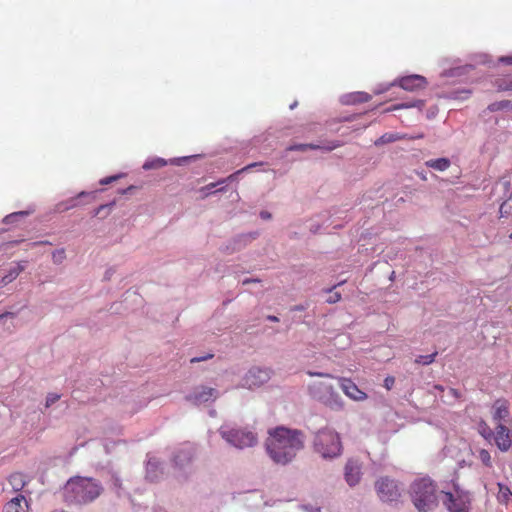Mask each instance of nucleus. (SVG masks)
Instances as JSON below:
<instances>
[{
	"instance_id": "nucleus-1",
	"label": "nucleus",
	"mask_w": 512,
	"mask_h": 512,
	"mask_svg": "<svg viewBox=\"0 0 512 512\" xmlns=\"http://www.w3.org/2000/svg\"><path fill=\"white\" fill-rule=\"evenodd\" d=\"M304 445L303 431L285 426L269 429L268 437L265 440L267 454L274 463L280 465H286L293 461Z\"/></svg>"
},
{
	"instance_id": "nucleus-2",
	"label": "nucleus",
	"mask_w": 512,
	"mask_h": 512,
	"mask_svg": "<svg viewBox=\"0 0 512 512\" xmlns=\"http://www.w3.org/2000/svg\"><path fill=\"white\" fill-rule=\"evenodd\" d=\"M104 491L101 482L91 477H71L63 488V495L67 502L73 504H87L97 499Z\"/></svg>"
},
{
	"instance_id": "nucleus-3",
	"label": "nucleus",
	"mask_w": 512,
	"mask_h": 512,
	"mask_svg": "<svg viewBox=\"0 0 512 512\" xmlns=\"http://www.w3.org/2000/svg\"><path fill=\"white\" fill-rule=\"evenodd\" d=\"M412 501L419 512H428L437 506L436 488L428 478H421L411 485Z\"/></svg>"
},
{
	"instance_id": "nucleus-4",
	"label": "nucleus",
	"mask_w": 512,
	"mask_h": 512,
	"mask_svg": "<svg viewBox=\"0 0 512 512\" xmlns=\"http://www.w3.org/2000/svg\"><path fill=\"white\" fill-rule=\"evenodd\" d=\"M313 447L323 458L337 457L342 450L338 433L328 428L321 429L315 434Z\"/></svg>"
},
{
	"instance_id": "nucleus-5",
	"label": "nucleus",
	"mask_w": 512,
	"mask_h": 512,
	"mask_svg": "<svg viewBox=\"0 0 512 512\" xmlns=\"http://www.w3.org/2000/svg\"><path fill=\"white\" fill-rule=\"evenodd\" d=\"M478 432L485 440L489 442L493 440L502 452H507L512 446V429L509 424L498 423L493 431L485 421H480Z\"/></svg>"
},
{
	"instance_id": "nucleus-6",
	"label": "nucleus",
	"mask_w": 512,
	"mask_h": 512,
	"mask_svg": "<svg viewBox=\"0 0 512 512\" xmlns=\"http://www.w3.org/2000/svg\"><path fill=\"white\" fill-rule=\"evenodd\" d=\"M220 434L228 443L239 449L253 447L258 441L257 435L253 431L242 428L229 430L222 428Z\"/></svg>"
},
{
	"instance_id": "nucleus-7",
	"label": "nucleus",
	"mask_w": 512,
	"mask_h": 512,
	"mask_svg": "<svg viewBox=\"0 0 512 512\" xmlns=\"http://www.w3.org/2000/svg\"><path fill=\"white\" fill-rule=\"evenodd\" d=\"M375 488L377 491L378 497L383 502H393L397 501L401 496V492L398 484L388 477L380 478L376 484Z\"/></svg>"
},
{
	"instance_id": "nucleus-8",
	"label": "nucleus",
	"mask_w": 512,
	"mask_h": 512,
	"mask_svg": "<svg viewBox=\"0 0 512 512\" xmlns=\"http://www.w3.org/2000/svg\"><path fill=\"white\" fill-rule=\"evenodd\" d=\"M446 505L449 512H469L470 497L468 493L456 489L455 493L445 492Z\"/></svg>"
},
{
	"instance_id": "nucleus-9",
	"label": "nucleus",
	"mask_w": 512,
	"mask_h": 512,
	"mask_svg": "<svg viewBox=\"0 0 512 512\" xmlns=\"http://www.w3.org/2000/svg\"><path fill=\"white\" fill-rule=\"evenodd\" d=\"M271 371L267 368L252 367L246 374L245 385L249 388L259 387L270 379Z\"/></svg>"
},
{
	"instance_id": "nucleus-10",
	"label": "nucleus",
	"mask_w": 512,
	"mask_h": 512,
	"mask_svg": "<svg viewBox=\"0 0 512 512\" xmlns=\"http://www.w3.org/2000/svg\"><path fill=\"white\" fill-rule=\"evenodd\" d=\"M492 419L495 425L498 423L512 424V419L509 418L508 402L504 399H497L492 407Z\"/></svg>"
},
{
	"instance_id": "nucleus-11",
	"label": "nucleus",
	"mask_w": 512,
	"mask_h": 512,
	"mask_svg": "<svg viewBox=\"0 0 512 512\" xmlns=\"http://www.w3.org/2000/svg\"><path fill=\"white\" fill-rule=\"evenodd\" d=\"M217 396L218 392L216 389L207 386H200L195 388V390L187 397V399L194 404H202L208 402L209 400L216 399Z\"/></svg>"
},
{
	"instance_id": "nucleus-12",
	"label": "nucleus",
	"mask_w": 512,
	"mask_h": 512,
	"mask_svg": "<svg viewBox=\"0 0 512 512\" xmlns=\"http://www.w3.org/2000/svg\"><path fill=\"white\" fill-rule=\"evenodd\" d=\"M339 383L344 394L352 400L364 401L367 399V394L360 390L351 379L341 377Z\"/></svg>"
},
{
	"instance_id": "nucleus-13",
	"label": "nucleus",
	"mask_w": 512,
	"mask_h": 512,
	"mask_svg": "<svg viewBox=\"0 0 512 512\" xmlns=\"http://www.w3.org/2000/svg\"><path fill=\"white\" fill-rule=\"evenodd\" d=\"M398 85L406 91H416L424 89L427 85V80L421 75H409L400 78Z\"/></svg>"
},
{
	"instance_id": "nucleus-14",
	"label": "nucleus",
	"mask_w": 512,
	"mask_h": 512,
	"mask_svg": "<svg viewBox=\"0 0 512 512\" xmlns=\"http://www.w3.org/2000/svg\"><path fill=\"white\" fill-rule=\"evenodd\" d=\"M361 479V467L358 462L349 460L345 465V480L350 486H355Z\"/></svg>"
},
{
	"instance_id": "nucleus-15",
	"label": "nucleus",
	"mask_w": 512,
	"mask_h": 512,
	"mask_svg": "<svg viewBox=\"0 0 512 512\" xmlns=\"http://www.w3.org/2000/svg\"><path fill=\"white\" fill-rule=\"evenodd\" d=\"M29 504L25 496L18 494L7 502L3 508V512H28Z\"/></svg>"
},
{
	"instance_id": "nucleus-16",
	"label": "nucleus",
	"mask_w": 512,
	"mask_h": 512,
	"mask_svg": "<svg viewBox=\"0 0 512 512\" xmlns=\"http://www.w3.org/2000/svg\"><path fill=\"white\" fill-rule=\"evenodd\" d=\"M28 482V477L21 472H14L8 477V484L13 492H21Z\"/></svg>"
},
{
	"instance_id": "nucleus-17",
	"label": "nucleus",
	"mask_w": 512,
	"mask_h": 512,
	"mask_svg": "<svg viewBox=\"0 0 512 512\" xmlns=\"http://www.w3.org/2000/svg\"><path fill=\"white\" fill-rule=\"evenodd\" d=\"M421 138H423V134H418L416 136H408L407 134L400 133H386L380 137L379 141L383 144H386L404 139L413 140Z\"/></svg>"
},
{
	"instance_id": "nucleus-18",
	"label": "nucleus",
	"mask_w": 512,
	"mask_h": 512,
	"mask_svg": "<svg viewBox=\"0 0 512 512\" xmlns=\"http://www.w3.org/2000/svg\"><path fill=\"white\" fill-rule=\"evenodd\" d=\"M425 164L427 167L437 171H445L450 167V160L448 158H437L428 160Z\"/></svg>"
},
{
	"instance_id": "nucleus-19",
	"label": "nucleus",
	"mask_w": 512,
	"mask_h": 512,
	"mask_svg": "<svg viewBox=\"0 0 512 512\" xmlns=\"http://www.w3.org/2000/svg\"><path fill=\"white\" fill-rule=\"evenodd\" d=\"M371 99V96L366 92H356L347 96L346 103L356 104L365 103Z\"/></svg>"
},
{
	"instance_id": "nucleus-20",
	"label": "nucleus",
	"mask_w": 512,
	"mask_h": 512,
	"mask_svg": "<svg viewBox=\"0 0 512 512\" xmlns=\"http://www.w3.org/2000/svg\"><path fill=\"white\" fill-rule=\"evenodd\" d=\"M24 265L21 263H18L15 267L11 268L8 274H6L2 278L3 285H7L8 283L12 282L14 279L17 278V276L24 270Z\"/></svg>"
},
{
	"instance_id": "nucleus-21",
	"label": "nucleus",
	"mask_w": 512,
	"mask_h": 512,
	"mask_svg": "<svg viewBox=\"0 0 512 512\" xmlns=\"http://www.w3.org/2000/svg\"><path fill=\"white\" fill-rule=\"evenodd\" d=\"M87 193L86 192H81L79 193L75 198H71L70 200H68L66 203H61L58 205V209L60 211H65V210H69V209H72L76 206H78V202H77V199L80 198V197H83V196H86Z\"/></svg>"
},
{
	"instance_id": "nucleus-22",
	"label": "nucleus",
	"mask_w": 512,
	"mask_h": 512,
	"mask_svg": "<svg viewBox=\"0 0 512 512\" xmlns=\"http://www.w3.org/2000/svg\"><path fill=\"white\" fill-rule=\"evenodd\" d=\"M498 91H512V78H500L495 81Z\"/></svg>"
},
{
	"instance_id": "nucleus-23",
	"label": "nucleus",
	"mask_w": 512,
	"mask_h": 512,
	"mask_svg": "<svg viewBox=\"0 0 512 512\" xmlns=\"http://www.w3.org/2000/svg\"><path fill=\"white\" fill-rule=\"evenodd\" d=\"M166 164H167V162L163 158H156L154 160L145 162L143 165V168L145 170L157 169V168L164 167Z\"/></svg>"
},
{
	"instance_id": "nucleus-24",
	"label": "nucleus",
	"mask_w": 512,
	"mask_h": 512,
	"mask_svg": "<svg viewBox=\"0 0 512 512\" xmlns=\"http://www.w3.org/2000/svg\"><path fill=\"white\" fill-rule=\"evenodd\" d=\"M174 460L177 465H182L184 461L191 460V453L188 450L182 449L175 455Z\"/></svg>"
},
{
	"instance_id": "nucleus-25",
	"label": "nucleus",
	"mask_w": 512,
	"mask_h": 512,
	"mask_svg": "<svg viewBox=\"0 0 512 512\" xmlns=\"http://www.w3.org/2000/svg\"><path fill=\"white\" fill-rule=\"evenodd\" d=\"M437 356V352L428 355H420L415 359V363L422 365H429L435 361V357Z\"/></svg>"
},
{
	"instance_id": "nucleus-26",
	"label": "nucleus",
	"mask_w": 512,
	"mask_h": 512,
	"mask_svg": "<svg viewBox=\"0 0 512 512\" xmlns=\"http://www.w3.org/2000/svg\"><path fill=\"white\" fill-rule=\"evenodd\" d=\"M323 147L314 144H296L287 148L288 151H306L307 149H322Z\"/></svg>"
},
{
	"instance_id": "nucleus-27",
	"label": "nucleus",
	"mask_w": 512,
	"mask_h": 512,
	"mask_svg": "<svg viewBox=\"0 0 512 512\" xmlns=\"http://www.w3.org/2000/svg\"><path fill=\"white\" fill-rule=\"evenodd\" d=\"M509 105H510V101L502 100V101L491 103L488 106V110L491 112H496V111L503 110V109L507 108Z\"/></svg>"
},
{
	"instance_id": "nucleus-28",
	"label": "nucleus",
	"mask_w": 512,
	"mask_h": 512,
	"mask_svg": "<svg viewBox=\"0 0 512 512\" xmlns=\"http://www.w3.org/2000/svg\"><path fill=\"white\" fill-rule=\"evenodd\" d=\"M480 461L487 467L492 466L491 455L486 449H481L478 455Z\"/></svg>"
},
{
	"instance_id": "nucleus-29",
	"label": "nucleus",
	"mask_w": 512,
	"mask_h": 512,
	"mask_svg": "<svg viewBox=\"0 0 512 512\" xmlns=\"http://www.w3.org/2000/svg\"><path fill=\"white\" fill-rule=\"evenodd\" d=\"M410 107H418V108H423L424 107V101L423 100H417L413 103H402V104H398V105H395L393 107V110H396V109H402V108H410Z\"/></svg>"
},
{
	"instance_id": "nucleus-30",
	"label": "nucleus",
	"mask_w": 512,
	"mask_h": 512,
	"mask_svg": "<svg viewBox=\"0 0 512 512\" xmlns=\"http://www.w3.org/2000/svg\"><path fill=\"white\" fill-rule=\"evenodd\" d=\"M499 498L506 503L509 502L510 498H512V493L509 488L499 485Z\"/></svg>"
},
{
	"instance_id": "nucleus-31",
	"label": "nucleus",
	"mask_w": 512,
	"mask_h": 512,
	"mask_svg": "<svg viewBox=\"0 0 512 512\" xmlns=\"http://www.w3.org/2000/svg\"><path fill=\"white\" fill-rule=\"evenodd\" d=\"M510 200L505 201L501 204L499 212L501 217L507 216L511 213L512 206L509 203Z\"/></svg>"
},
{
	"instance_id": "nucleus-32",
	"label": "nucleus",
	"mask_w": 512,
	"mask_h": 512,
	"mask_svg": "<svg viewBox=\"0 0 512 512\" xmlns=\"http://www.w3.org/2000/svg\"><path fill=\"white\" fill-rule=\"evenodd\" d=\"M60 399V395L56 393H49L46 397V407H50Z\"/></svg>"
},
{
	"instance_id": "nucleus-33",
	"label": "nucleus",
	"mask_w": 512,
	"mask_h": 512,
	"mask_svg": "<svg viewBox=\"0 0 512 512\" xmlns=\"http://www.w3.org/2000/svg\"><path fill=\"white\" fill-rule=\"evenodd\" d=\"M217 184L218 183H210V184L206 185L205 187H202L200 189V192L202 193V198H205L208 195H210L212 193L211 190L213 188H215L217 186Z\"/></svg>"
},
{
	"instance_id": "nucleus-34",
	"label": "nucleus",
	"mask_w": 512,
	"mask_h": 512,
	"mask_svg": "<svg viewBox=\"0 0 512 512\" xmlns=\"http://www.w3.org/2000/svg\"><path fill=\"white\" fill-rule=\"evenodd\" d=\"M257 165H261V163H252V164H249V165H247L246 167H244V168H242V169L238 170V171H237V172H235L234 174L230 175V176L228 177V179H233L236 175L241 174V173H242V172H244V171H248V170H250L252 167H255V166H257Z\"/></svg>"
},
{
	"instance_id": "nucleus-35",
	"label": "nucleus",
	"mask_w": 512,
	"mask_h": 512,
	"mask_svg": "<svg viewBox=\"0 0 512 512\" xmlns=\"http://www.w3.org/2000/svg\"><path fill=\"white\" fill-rule=\"evenodd\" d=\"M395 384V378L393 376H387L385 379H384V387L387 389V390H391L392 387L394 386Z\"/></svg>"
},
{
	"instance_id": "nucleus-36",
	"label": "nucleus",
	"mask_w": 512,
	"mask_h": 512,
	"mask_svg": "<svg viewBox=\"0 0 512 512\" xmlns=\"http://www.w3.org/2000/svg\"><path fill=\"white\" fill-rule=\"evenodd\" d=\"M341 299V295L338 292L330 293L329 297L327 298V302L330 304L336 303Z\"/></svg>"
},
{
	"instance_id": "nucleus-37",
	"label": "nucleus",
	"mask_w": 512,
	"mask_h": 512,
	"mask_svg": "<svg viewBox=\"0 0 512 512\" xmlns=\"http://www.w3.org/2000/svg\"><path fill=\"white\" fill-rule=\"evenodd\" d=\"M115 202H112L110 204H106V205H100L96 210H95V213H94V216H98L104 209H111L113 206H114Z\"/></svg>"
},
{
	"instance_id": "nucleus-38",
	"label": "nucleus",
	"mask_w": 512,
	"mask_h": 512,
	"mask_svg": "<svg viewBox=\"0 0 512 512\" xmlns=\"http://www.w3.org/2000/svg\"><path fill=\"white\" fill-rule=\"evenodd\" d=\"M118 178H119V176H109V177H105V178L101 179V180L99 181V183H100L101 185H107V184H110V183H112L113 181L117 180Z\"/></svg>"
},
{
	"instance_id": "nucleus-39",
	"label": "nucleus",
	"mask_w": 512,
	"mask_h": 512,
	"mask_svg": "<svg viewBox=\"0 0 512 512\" xmlns=\"http://www.w3.org/2000/svg\"><path fill=\"white\" fill-rule=\"evenodd\" d=\"M212 357H213V354H207V355L202 356V357H194V358L191 359V363H198V362L210 359Z\"/></svg>"
},
{
	"instance_id": "nucleus-40",
	"label": "nucleus",
	"mask_w": 512,
	"mask_h": 512,
	"mask_svg": "<svg viewBox=\"0 0 512 512\" xmlns=\"http://www.w3.org/2000/svg\"><path fill=\"white\" fill-rule=\"evenodd\" d=\"M28 213L27 212H23V211H20V212H15V213H12L8 216H6V220L7 221H10L11 219H13L14 217H18V216H25L27 215Z\"/></svg>"
},
{
	"instance_id": "nucleus-41",
	"label": "nucleus",
	"mask_w": 512,
	"mask_h": 512,
	"mask_svg": "<svg viewBox=\"0 0 512 512\" xmlns=\"http://www.w3.org/2000/svg\"><path fill=\"white\" fill-rule=\"evenodd\" d=\"M53 258L55 261H61L64 258V250H59L53 253Z\"/></svg>"
},
{
	"instance_id": "nucleus-42",
	"label": "nucleus",
	"mask_w": 512,
	"mask_h": 512,
	"mask_svg": "<svg viewBox=\"0 0 512 512\" xmlns=\"http://www.w3.org/2000/svg\"><path fill=\"white\" fill-rule=\"evenodd\" d=\"M499 61L505 65H512V56H503Z\"/></svg>"
},
{
	"instance_id": "nucleus-43",
	"label": "nucleus",
	"mask_w": 512,
	"mask_h": 512,
	"mask_svg": "<svg viewBox=\"0 0 512 512\" xmlns=\"http://www.w3.org/2000/svg\"><path fill=\"white\" fill-rule=\"evenodd\" d=\"M310 376H320V377H327V378H333L331 374L328 373H320V372H308Z\"/></svg>"
},
{
	"instance_id": "nucleus-44",
	"label": "nucleus",
	"mask_w": 512,
	"mask_h": 512,
	"mask_svg": "<svg viewBox=\"0 0 512 512\" xmlns=\"http://www.w3.org/2000/svg\"><path fill=\"white\" fill-rule=\"evenodd\" d=\"M155 468V464L152 461H149L147 464V475L150 477L151 470Z\"/></svg>"
},
{
	"instance_id": "nucleus-45",
	"label": "nucleus",
	"mask_w": 512,
	"mask_h": 512,
	"mask_svg": "<svg viewBox=\"0 0 512 512\" xmlns=\"http://www.w3.org/2000/svg\"><path fill=\"white\" fill-rule=\"evenodd\" d=\"M253 282H259V279L247 278V279L243 280L244 285L253 283Z\"/></svg>"
},
{
	"instance_id": "nucleus-46",
	"label": "nucleus",
	"mask_w": 512,
	"mask_h": 512,
	"mask_svg": "<svg viewBox=\"0 0 512 512\" xmlns=\"http://www.w3.org/2000/svg\"><path fill=\"white\" fill-rule=\"evenodd\" d=\"M267 320L272 321V322H278L279 318L274 315H269V316H267Z\"/></svg>"
},
{
	"instance_id": "nucleus-47",
	"label": "nucleus",
	"mask_w": 512,
	"mask_h": 512,
	"mask_svg": "<svg viewBox=\"0 0 512 512\" xmlns=\"http://www.w3.org/2000/svg\"><path fill=\"white\" fill-rule=\"evenodd\" d=\"M261 217L263 219H268V218H270V214L268 212H261Z\"/></svg>"
},
{
	"instance_id": "nucleus-48",
	"label": "nucleus",
	"mask_w": 512,
	"mask_h": 512,
	"mask_svg": "<svg viewBox=\"0 0 512 512\" xmlns=\"http://www.w3.org/2000/svg\"><path fill=\"white\" fill-rule=\"evenodd\" d=\"M12 315H13V313H11V312H6V313H3V314H0V320H1L2 318H4V317L12 316Z\"/></svg>"
},
{
	"instance_id": "nucleus-49",
	"label": "nucleus",
	"mask_w": 512,
	"mask_h": 512,
	"mask_svg": "<svg viewBox=\"0 0 512 512\" xmlns=\"http://www.w3.org/2000/svg\"><path fill=\"white\" fill-rule=\"evenodd\" d=\"M133 189H134V186H129L127 189L122 190V191H121V194H125V193H127V192H129V191H131V190H133Z\"/></svg>"
},
{
	"instance_id": "nucleus-50",
	"label": "nucleus",
	"mask_w": 512,
	"mask_h": 512,
	"mask_svg": "<svg viewBox=\"0 0 512 512\" xmlns=\"http://www.w3.org/2000/svg\"><path fill=\"white\" fill-rule=\"evenodd\" d=\"M333 148H334V146H333V147H327V148H325V149H326L327 151H330V150H332Z\"/></svg>"
},
{
	"instance_id": "nucleus-51",
	"label": "nucleus",
	"mask_w": 512,
	"mask_h": 512,
	"mask_svg": "<svg viewBox=\"0 0 512 512\" xmlns=\"http://www.w3.org/2000/svg\"><path fill=\"white\" fill-rule=\"evenodd\" d=\"M509 200H511V201H512V191H511V195H510V198H509Z\"/></svg>"
},
{
	"instance_id": "nucleus-52",
	"label": "nucleus",
	"mask_w": 512,
	"mask_h": 512,
	"mask_svg": "<svg viewBox=\"0 0 512 512\" xmlns=\"http://www.w3.org/2000/svg\"><path fill=\"white\" fill-rule=\"evenodd\" d=\"M510 238L512 239V233L510 234Z\"/></svg>"
}]
</instances>
